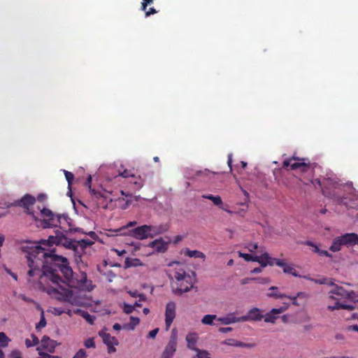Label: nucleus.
I'll return each instance as SVG.
<instances>
[{"mask_svg": "<svg viewBox=\"0 0 358 358\" xmlns=\"http://www.w3.org/2000/svg\"><path fill=\"white\" fill-rule=\"evenodd\" d=\"M27 264L29 267L27 272L29 281H34V278L40 279L41 284L49 280L56 287L43 289L59 301L77 306L83 304L82 299L77 293L64 288L62 285L89 292L94 288L85 272L80 273V279L76 278L68 259L54 254V250L48 252L41 245L35 246L28 254Z\"/></svg>", "mask_w": 358, "mask_h": 358, "instance_id": "f257e3e1", "label": "nucleus"}, {"mask_svg": "<svg viewBox=\"0 0 358 358\" xmlns=\"http://www.w3.org/2000/svg\"><path fill=\"white\" fill-rule=\"evenodd\" d=\"M173 265H176V267L172 273L169 275L170 279L173 280L171 288L176 295L180 296L193 288L196 275L194 272H192V275L187 274L185 266L179 262H173L170 264V266Z\"/></svg>", "mask_w": 358, "mask_h": 358, "instance_id": "f03ea898", "label": "nucleus"}, {"mask_svg": "<svg viewBox=\"0 0 358 358\" xmlns=\"http://www.w3.org/2000/svg\"><path fill=\"white\" fill-rule=\"evenodd\" d=\"M307 159H301V162H294L292 164V170H296L299 173V179L304 184H313L316 187V181L313 179L315 169L317 166L315 163L306 162Z\"/></svg>", "mask_w": 358, "mask_h": 358, "instance_id": "7ed1b4c3", "label": "nucleus"}, {"mask_svg": "<svg viewBox=\"0 0 358 358\" xmlns=\"http://www.w3.org/2000/svg\"><path fill=\"white\" fill-rule=\"evenodd\" d=\"M316 185L322 189V194L332 199L338 204L344 203L345 197L341 196L336 192L338 188L339 184L334 179L330 178H324L322 180L315 179Z\"/></svg>", "mask_w": 358, "mask_h": 358, "instance_id": "20e7f679", "label": "nucleus"}, {"mask_svg": "<svg viewBox=\"0 0 358 358\" xmlns=\"http://www.w3.org/2000/svg\"><path fill=\"white\" fill-rule=\"evenodd\" d=\"M41 213L43 217V221L42 222L43 228L55 227L60 224L61 215H55L50 209L45 208H43L41 210Z\"/></svg>", "mask_w": 358, "mask_h": 358, "instance_id": "39448f33", "label": "nucleus"}, {"mask_svg": "<svg viewBox=\"0 0 358 358\" xmlns=\"http://www.w3.org/2000/svg\"><path fill=\"white\" fill-rule=\"evenodd\" d=\"M176 303L173 301H170L166 303L165 310V325L166 330L169 331L170 327L176 317Z\"/></svg>", "mask_w": 358, "mask_h": 358, "instance_id": "423d86ee", "label": "nucleus"}, {"mask_svg": "<svg viewBox=\"0 0 358 358\" xmlns=\"http://www.w3.org/2000/svg\"><path fill=\"white\" fill-rule=\"evenodd\" d=\"M285 306H282L279 308H273L271 311L266 313L263 318L264 322L266 323H275L276 320L278 318V315L285 312L289 307V304L283 303Z\"/></svg>", "mask_w": 358, "mask_h": 358, "instance_id": "0eeeda50", "label": "nucleus"}, {"mask_svg": "<svg viewBox=\"0 0 358 358\" xmlns=\"http://www.w3.org/2000/svg\"><path fill=\"white\" fill-rule=\"evenodd\" d=\"M177 341L176 336H172L163 350L160 358H173L176 351Z\"/></svg>", "mask_w": 358, "mask_h": 358, "instance_id": "6e6552de", "label": "nucleus"}, {"mask_svg": "<svg viewBox=\"0 0 358 358\" xmlns=\"http://www.w3.org/2000/svg\"><path fill=\"white\" fill-rule=\"evenodd\" d=\"M264 317L262 310L258 308H252L248 310L246 315L241 317V322L261 321Z\"/></svg>", "mask_w": 358, "mask_h": 358, "instance_id": "1a4fd4ad", "label": "nucleus"}, {"mask_svg": "<svg viewBox=\"0 0 358 358\" xmlns=\"http://www.w3.org/2000/svg\"><path fill=\"white\" fill-rule=\"evenodd\" d=\"M331 294H336L337 296H340L343 298H346L350 299L352 301H355L357 297V294L354 291H347L343 287L335 285V287L331 290Z\"/></svg>", "mask_w": 358, "mask_h": 358, "instance_id": "9d476101", "label": "nucleus"}, {"mask_svg": "<svg viewBox=\"0 0 358 358\" xmlns=\"http://www.w3.org/2000/svg\"><path fill=\"white\" fill-rule=\"evenodd\" d=\"M36 202V199L34 196L26 194L20 201L15 202L16 206H22L26 208L27 213L34 216L33 212L30 211L29 207L33 206Z\"/></svg>", "mask_w": 358, "mask_h": 358, "instance_id": "9b49d317", "label": "nucleus"}, {"mask_svg": "<svg viewBox=\"0 0 358 358\" xmlns=\"http://www.w3.org/2000/svg\"><path fill=\"white\" fill-rule=\"evenodd\" d=\"M170 240L164 241L163 238H157L149 244V247L153 248L157 252H164L168 249Z\"/></svg>", "mask_w": 358, "mask_h": 358, "instance_id": "f8f14e48", "label": "nucleus"}, {"mask_svg": "<svg viewBox=\"0 0 358 358\" xmlns=\"http://www.w3.org/2000/svg\"><path fill=\"white\" fill-rule=\"evenodd\" d=\"M148 229H150L148 225L145 224L133 229L131 230L130 233L134 238L139 240H143L149 238Z\"/></svg>", "mask_w": 358, "mask_h": 358, "instance_id": "ddd939ff", "label": "nucleus"}, {"mask_svg": "<svg viewBox=\"0 0 358 358\" xmlns=\"http://www.w3.org/2000/svg\"><path fill=\"white\" fill-rule=\"evenodd\" d=\"M57 345V341L52 340L48 336H43L41 341V349L45 350L49 353H53Z\"/></svg>", "mask_w": 358, "mask_h": 358, "instance_id": "4468645a", "label": "nucleus"}, {"mask_svg": "<svg viewBox=\"0 0 358 358\" xmlns=\"http://www.w3.org/2000/svg\"><path fill=\"white\" fill-rule=\"evenodd\" d=\"M344 246L351 247L358 244V235L355 233H348L341 236Z\"/></svg>", "mask_w": 358, "mask_h": 358, "instance_id": "2eb2a0df", "label": "nucleus"}, {"mask_svg": "<svg viewBox=\"0 0 358 358\" xmlns=\"http://www.w3.org/2000/svg\"><path fill=\"white\" fill-rule=\"evenodd\" d=\"M187 346L189 349L196 351L199 348L196 347L198 341V335L194 332L189 333L186 336Z\"/></svg>", "mask_w": 358, "mask_h": 358, "instance_id": "dca6fc26", "label": "nucleus"}, {"mask_svg": "<svg viewBox=\"0 0 358 358\" xmlns=\"http://www.w3.org/2000/svg\"><path fill=\"white\" fill-rule=\"evenodd\" d=\"M150 229L148 231V237L153 238L154 236L161 234L167 231L168 227L166 225L153 226L148 225Z\"/></svg>", "mask_w": 358, "mask_h": 358, "instance_id": "f3484780", "label": "nucleus"}, {"mask_svg": "<svg viewBox=\"0 0 358 358\" xmlns=\"http://www.w3.org/2000/svg\"><path fill=\"white\" fill-rule=\"evenodd\" d=\"M91 183H92V177H91V176H89L85 182V185L86 187H87L89 188L91 194L92 196H94V198H96L97 199H103L104 200H107L106 196L103 195L100 191H98V190H96V189L92 188Z\"/></svg>", "mask_w": 358, "mask_h": 358, "instance_id": "a211bd4d", "label": "nucleus"}, {"mask_svg": "<svg viewBox=\"0 0 358 358\" xmlns=\"http://www.w3.org/2000/svg\"><path fill=\"white\" fill-rule=\"evenodd\" d=\"M268 298H273L275 299H285L287 294H282L279 292V288L276 286H271L268 288V292L266 294Z\"/></svg>", "mask_w": 358, "mask_h": 358, "instance_id": "6ab92c4d", "label": "nucleus"}, {"mask_svg": "<svg viewBox=\"0 0 358 358\" xmlns=\"http://www.w3.org/2000/svg\"><path fill=\"white\" fill-rule=\"evenodd\" d=\"M99 336L102 338L103 342L106 345L110 344H115L116 345H118L117 340L114 336H112L110 334H108L103 331H100L99 332Z\"/></svg>", "mask_w": 358, "mask_h": 358, "instance_id": "aec40b11", "label": "nucleus"}, {"mask_svg": "<svg viewBox=\"0 0 358 358\" xmlns=\"http://www.w3.org/2000/svg\"><path fill=\"white\" fill-rule=\"evenodd\" d=\"M74 313L80 315L83 317L86 322H87L90 324H93L94 320H96V317L94 315H91L88 312L81 310V309H76L74 310Z\"/></svg>", "mask_w": 358, "mask_h": 358, "instance_id": "412c9836", "label": "nucleus"}, {"mask_svg": "<svg viewBox=\"0 0 358 358\" xmlns=\"http://www.w3.org/2000/svg\"><path fill=\"white\" fill-rule=\"evenodd\" d=\"M342 246H344V243L341 236H338L333 240L329 250L334 252H338L341 250Z\"/></svg>", "mask_w": 358, "mask_h": 358, "instance_id": "4be33fe9", "label": "nucleus"}, {"mask_svg": "<svg viewBox=\"0 0 358 358\" xmlns=\"http://www.w3.org/2000/svg\"><path fill=\"white\" fill-rule=\"evenodd\" d=\"M203 198L207 199L213 201L214 205L218 206L221 209H224L223 202L222 198L220 196H214L213 194L203 195Z\"/></svg>", "mask_w": 358, "mask_h": 358, "instance_id": "5701e85b", "label": "nucleus"}, {"mask_svg": "<svg viewBox=\"0 0 358 358\" xmlns=\"http://www.w3.org/2000/svg\"><path fill=\"white\" fill-rule=\"evenodd\" d=\"M223 324H230L235 322H241V317H236L233 315H229L226 317H219L217 319Z\"/></svg>", "mask_w": 358, "mask_h": 358, "instance_id": "b1692460", "label": "nucleus"}, {"mask_svg": "<svg viewBox=\"0 0 358 358\" xmlns=\"http://www.w3.org/2000/svg\"><path fill=\"white\" fill-rule=\"evenodd\" d=\"M140 323V319L137 317L131 316L130 322L124 324L122 328L126 330H134Z\"/></svg>", "mask_w": 358, "mask_h": 358, "instance_id": "393cba45", "label": "nucleus"}, {"mask_svg": "<svg viewBox=\"0 0 358 358\" xmlns=\"http://www.w3.org/2000/svg\"><path fill=\"white\" fill-rule=\"evenodd\" d=\"M282 266H279L283 269V272L285 273L291 274L295 277L299 276L296 271L292 266V264H287L283 260H282Z\"/></svg>", "mask_w": 358, "mask_h": 358, "instance_id": "a878e982", "label": "nucleus"}, {"mask_svg": "<svg viewBox=\"0 0 358 358\" xmlns=\"http://www.w3.org/2000/svg\"><path fill=\"white\" fill-rule=\"evenodd\" d=\"M184 255L189 257L201 258L203 259L206 258V255L202 252L198 250H190L188 248L185 249Z\"/></svg>", "mask_w": 358, "mask_h": 358, "instance_id": "bb28decb", "label": "nucleus"}, {"mask_svg": "<svg viewBox=\"0 0 358 358\" xmlns=\"http://www.w3.org/2000/svg\"><path fill=\"white\" fill-rule=\"evenodd\" d=\"M224 344L227 345L236 346V347H242V348H249L250 347V344H247L243 343L241 341H236L235 339H227L224 342Z\"/></svg>", "mask_w": 358, "mask_h": 358, "instance_id": "cd10ccee", "label": "nucleus"}, {"mask_svg": "<svg viewBox=\"0 0 358 358\" xmlns=\"http://www.w3.org/2000/svg\"><path fill=\"white\" fill-rule=\"evenodd\" d=\"M340 308L346 309V310H352L354 308V306L352 305L345 304V303H340V302H336L334 306H328V309L331 311H333V310H337V309H340Z\"/></svg>", "mask_w": 358, "mask_h": 358, "instance_id": "c85d7f7f", "label": "nucleus"}, {"mask_svg": "<svg viewBox=\"0 0 358 358\" xmlns=\"http://www.w3.org/2000/svg\"><path fill=\"white\" fill-rule=\"evenodd\" d=\"M257 261H255V262H258L262 268H265L268 266V264H269L267 260L268 258V253L266 252H263L259 256H257Z\"/></svg>", "mask_w": 358, "mask_h": 358, "instance_id": "c756f323", "label": "nucleus"}, {"mask_svg": "<svg viewBox=\"0 0 358 358\" xmlns=\"http://www.w3.org/2000/svg\"><path fill=\"white\" fill-rule=\"evenodd\" d=\"M31 340L29 338L25 339V345L27 348H31L37 345L39 343V340L35 334L31 335Z\"/></svg>", "mask_w": 358, "mask_h": 358, "instance_id": "7c9ffc66", "label": "nucleus"}, {"mask_svg": "<svg viewBox=\"0 0 358 358\" xmlns=\"http://www.w3.org/2000/svg\"><path fill=\"white\" fill-rule=\"evenodd\" d=\"M10 339L6 336L4 332H0V347L6 348Z\"/></svg>", "mask_w": 358, "mask_h": 358, "instance_id": "2f4dec72", "label": "nucleus"}, {"mask_svg": "<svg viewBox=\"0 0 358 358\" xmlns=\"http://www.w3.org/2000/svg\"><path fill=\"white\" fill-rule=\"evenodd\" d=\"M140 264V259H126L124 262L125 268H129L131 266H136Z\"/></svg>", "mask_w": 358, "mask_h": 358, "instance_id": "473e14b6", "label": "nucleus"}, {"mask_svg": "<svg viewBox=\"0 0 358 358\" xmlns=\"http://www.w3.org/2000/svg\"><path fill=\"white\" fill-rule=\"evenodd\" d=\"M238 257L243 258L247 262H255L257 261V255H251L247 253H243L241 252H238Z\"/></svg>", "mask_w": 358, "mask_h": 358, "instance_id": "72a5a7b5", "label": "nucleus"}, {"mask_svg": "<svg viewBox=\"0 0 358 358\" xmlns=\"http://www.w3.org/2000/svg\"><path fill=\"white\" fill-rule=\"evenodd\" d=\"M296 161V160H298L299 162H301V159H299V157H292L287 159H285L283 162H282V168L283 169H287V167H290V169L292 170V164H293L294 163H292V161Z\"/></svg>", "mask_w": 358, "mask_h": 358, "instance_id": "f704fd0d", "label": "nucleus"}, {"mask_svg": "<svg viewBox=\"0 0 358 358\" xmlns=\"http://www.w3.org/2000/svg\"><path fill=\"white\" fill-rule=\"evenodd\" d=\"M216 318L215 315H206L202 318V323L204 324L211 325L213 323V320Z\"/></svg>", "mask_w": 358, "mask_h": 358, "instance_id": "c9c22d12", "label": "nucleus"}, {"mask_svg": "<svg viewBox=\"0 0 358 358\" xmlns=\"http://www.w3.org/2000/svg\"><path fill=\"white\" fill-rule=\"evenodd\" d=\"M267 260H268V262L269 263V264H268V266H273V265H276L278 266H282V259L271 257L269 255H268V258L267 259Z\"/></svg>", "mask_w": 358, "mask_h": 358, "instance_id": "e433bc0d", "label": "nucleus"}, {"mask_svg": "<svg viewBox=\"0 0 358 358\" xmlns=\"http://www.w3.org/2000/svg\"><path fill=\"white\" fill-rule=\"evenodd\" d=\"M46 325V320L44 316V312L42 310L41 315V320L36 325V329L37 330H40L41 329L45 327Z\"/></svg>", "mask_w": 358, "mask_h": 358, "instance_id": "4c0bfd02", "label": "nucleus"}, {"mask_svg": "<svg viewBox=\"0 0 358 358\" xmlns=\"http://www.w3.org/2000/svg\"><path fill=\"white\" fill-rule=\"evenodd\" d=\"M64 173L65 178L68 182L69 187H71L73 183V180L74 179V176L71 172H69L66 170H64Z\"/></svg>", "mask_w": 358, "mask_h": 358, "instance_id": "58836bf2", "label": "nucleus"}, {"mask_svg": "<svg viewBox=\"0 0 358 358\" xmlns=\"http://www.w3.org/2000/svg\"><path fill=\"white\" fill-rule=\"evenodd\" d=\"M37 350L38 352L39 357L38 358H61L59 356L51 355L47 352H44L41 350V348H37Z\"/></svg>", "mask_w": 358, "mask_h": 358, "instance_id": "ea45409f", "label": "nucleus"}, {"mask_svg": "<svg viewBox=\"0 0 358 358\" xmlns=\"http://www.w3.org/2000/svg\"><path fill=\"white\" fill-rule=\"evenodd\" d=\"M300 294H303V292H299L296 293V294L294 296L287 295V296H285V298L290 299L292 301V303L293 305L299 306V303L297 301V298L300 297Z\"/></svg>", "mask_w": 358, "mask_h": 358, "instance_id": "a19ab883", "label": "nucleus"}, {"mask_svg": "<svg viewBox=\"0 0 358 358\" xmlns=\"http://www.w3.org/2000/svg\"><path fill=\"white\" fill-rule=\"evenodd\" d=\"M307 279L310 280V281L314 282L316 284L319 285H325L326 283H329V278H322L320 279H314L311 278H306Z\"/></svg>", "mask_w": 358, "mask_h": 358, "instance_id": "79ce46f5", "label": "nucleus"}, {"mask_svg": "<svg viewBox=\"0 0 358 358\" xmlns=\"http://www.w3.org/2000/svg\"><path fill=\"white\" fill-rule=\"evenodd\" d=\"M84 345L87 348H94L95 343L93 338H88L84 341Z\"/></svg>", "mask_w": 358, "mask_h": 358, "instance_id": "37998d69", "label": "nucleus"}, {"mask_svg": "<svg viewBox=\"0 0 358 358\" xmlns=\"http://www.w3.org/2000/svg\"><path fill=\"white\" fill-rule=\"evenodd\" d=\"M86 357L87 355L85 350L83 349H80L73 357V358H86Z\"/></svg>", "mask_w": 358, "mask_h": 358, "instance_id": "c03bdc74", "label": "nucleus"}, {"mask_svg": "<svg viewBox=\"0 0 358 358\" xmlns=\"http://www.w3.org/2000/svg\"><path fill=\"white\" fill-rule=\"evenodd\" d=\"M123 310L125 313L130 314L134 310V306L127 303H124Z\"/></svg>", "mask_w": 358, "mask_h": 358, "instance_id": "a18cd8bd", "label": "nucleus"}, {"mask_svg": "<svg viewBox=\"0 0 358 358\" xmlns=\"http://www.w3.org/2000/svg\"><path fill=\"white\" fill-rule=\"evenodd\" d=\"M119 176L123 178L134 177V175L131 173L130 170H124L122 172L119 171Z\"/></svg>", "mask_w": 358, "mask_h": 358, "instance_id": "49530a36", "label": "nucleus"}, {"mask_svg": "<svg viewBox=\"0 0 358 358\" xmlns=\"http://www.w3.org/2000/svg\"><path fill=\"white\" fill-rule=\"evenodd\" d=\"M306 244L307 245H309V246H310V247H312V248H313L312 251H313V252L317 253V254H318V255H319L320 251V250H321V249H320V248H318V246H317V245H316L315 244H314V243H313V242H311V241H307V242L306 243Z\"/></svg>", "mask_w": 358, "mask_h": 358, "instance_id": "de8ad7c7", "label": "nucleus"}, {"mask_svg": "<svg viewBox=\"0 0 358 358\" xmlns=\"http://www.w3.org/2000/svg\"><path fill=\"white\" fill-rule=\"evenodd\" d=\"M154 0H143L141 3V10L145 11L148 5H150L153 3Z\"/></svg>", "mask_w": 358, "mask_h": 358, "instance_id": "09e8293b", "label": "nucleus"}, {"mask_svg": "<svg viewBox=\"0 0 358 358\" xmlns=\"http://www.w3.org/2000/svg\"><path fill=\"white\" fill-rule=\"evenodd\" d=\"M48 245H52L53 244H58L59 243V239L57 237H54L52 236H50L48 238Z\"/></svg>", "mask_w": 358, "mask_h": 358, "instance_id": "8fccbe9b", "label": "nucleus"}, {"mask_svg": "<svg viewBox=\"0 0 358 358\" xmlns=\"http://www.w3.org/2000/svg\"><path fill=\"white\" fill-rule=\"evenodd\" d=\"M9 358H22L21 352L19 350H13L10 352Z\"/></svg>", "mask_w": 358, "mask_h": 358, "instance_id": "3c124183", "label": "nucleus"}, {"mask_svg": "<svg viewBox=\"0 0 358 358\" xmlns=\"http://www.w3.org/2000/svg\"><path fill=\"white\" fill-rule=\"evenodd\" d=\"M255 282L259 284H267L270 282V279L268 278H255Z\"/></svg>", "mask_w": 358, "mask_h": 358, "instance_id": "603ef678", "label": "nucleus"}, {"mask_svg": "<svg viewBox=\"0 0 358 358\" xmlns=\"http://www.w3.org/2000/svg\"><path fill=\"white\" fill-rule=\"evenodd\" d=\"M259 248L257 243H250L248 245V249L251 252H255L256 250Z\"/></svg>", "mask_w": 358, "mask_h": 358, "instance_id": "864d4df0", "label": "nucleus"}, {"mask_svg": "<svg viewBox=\"0 0 358 358\" xmlns=\"http://www.w3.org/2000/svg\"><path fill=\"white\" fill-rule=\"evenodd\" d=\"M158 332H159L158 328H156V329L150 331L148 335V338H155Z\"/></svg>", "mask_w": 358, "mask_h": 358, "instance_id": "5fc2aeb1", "label": "nucleus"}, {"mask_svg": "<svg viewBox=\"0 0 358 358\" xmlns=\"http://www.w3.org/2000/svg\"><path fill=\"white\" fill-rule=\"evenodd\" d=\"M145 16H146V17H148V16H150V15H154V14H155V13H157V11L156 10V9H155V8H150L148 10H145Z\"/></svg>", "mask_w": 358, "mask_h": 358, "instance_id": "6e6d98bb", "label": "nucleus"}, {"mask_svg": "<svg viewBox=\"0 0 358 358\" xmlns=\"http://www.w3.org/2000/svg\"><path fill=\"white\" fill-rule=\"evenodd\" d=\"M255 278H245L241 280V285H245L251 281H255Z\"/></svg>", "mask_w": 358, "mask_h": 358, "instance_id": "4d7b16f0", "label": "nucleus"}, {"mask_svg": "<svg viewBox=\"0 0 358 358\" xmlns=\"http://www.w3.org/2000/svg\"><path fill=\"white\" fill-rule=\"evenodd\" d=\"M134 185L136 187V189H140L141 188L143 187V181L139 178V180L138 181H134Z\"/></svg>", "mask_w": 358, "mask_h": 358, "instance_id": "13d9d810", "label": "nucleus"}, {"mask_svg": "<svg viewBox=\"0 0 358 358\" xmlns=\"http://www.w3.org/2000/svg\"><path fill=\"white\" fill-rule=\"evenodd\" d=\"M115 344H110L107 345L108 347V353H113L116 352V348H115Z\"/></svg>", "mask_w": 358, "mask_h": 358, "instance_id": "bf43d9fd", "label": "nucleus"}, {"mask_svg": "<svg viewBox=\"0 0 358 358\" xmlns=\"http://www.w3.org/2000/svg\"><path fill=\"white\" fill-rule=\"evenodd\" d=\"M319 255L331 257V255L330 253H329L328 251L324 250H320Z\"/></svg>", "mask_w": 358, "mask_h": 358, "instance_id": "052dcab7", "label": "nucleus"}, {"mask_svg": "<svg viewBox=\"0 0 358 358\" xmlns=\"http://www.w3.org/2000/svg\"><path fill=\"white\" fill-rule=\"evenodd\" d=\"M232 331L231 327H220L219 329V331L221 333H228L229 331Z\"/></svg>", "mask_w": 358, "mask_h": 358, "instance_id": "680f3d73", "label": "nucleus"}, {"mask_svg": "<svg viewBox=\"0 0 358 358\" xmlns=\"http://www.w3.org/2000/svg\"><path fill=\"white\" fill-rule=\"evenodd\" d=\"M247 212V209H240L239 210L236 211V214L243 217Z\"/></svg>", "mask_w": 358, "mask_h": 358, "instance_id": "e2e57ef3", "label": "nucleus"}, {"mask_svg": "<svg viewBox=\"0 0 358 358\" xmlns=\"http://www.w3.org/2000/svg\"><path fill=\"white\" fill-rule=\"evenodd\" d=\"M262 271V268L260 267H256L251 271V273H260Z\"/></svg>", "mask_w": 358, "mask_h": 358, "instance_id": "0e129e2a", "label": "nucleus"}, {"mask_svg": "<svg viewBox=\"0 0 358 358\" xmlns=\"http://www.w3.org/2000/svg\"><path fill=\"white\" fill-rule=\"evenodd\" d=\"M138 297L139 298L138 301H145L146 300V296L143 294H138Z\"/></svg>", "mask_w": 358, "mask_h": 358, "instance_id": "69168bd1", "label": "nucleus"}, {"mask_svg": "<svg viewBox=\"0 0 358 358\" xmlns=\"http://www.w3.org/2000/svg\"><path fill=\"white\" fill-rule=\"evenodd\" d=\"M113 328L115 331H119L121 329H123L122 327L120 324H118V323L114 324L113 326Z\"/></svg>", "mask_w": 358, "mask_h": 358, "instance_id": "338daca9", "label": "nucleus"}, {"mask_svg": "<svg viewBox=\"0 0 358 358\" xmlns=\"http://www.w3.org/2000/svg\"><path fill=\"white\" fill-rule=\"evenodd\" d=\"M81 243H83L85 245H91L93 242L90 240H82Z\"/></svg>", "mask_w": 358, "mask_h": 358, "instance_id": "774afa93", "label": "nucleus"}]
</instances>
